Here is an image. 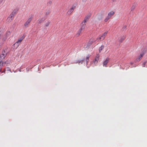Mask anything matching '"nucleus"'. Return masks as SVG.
<instances>
[{
  "label": "nucleus",
  "mask_w": 147,
  "mask_h": 147,
  "mask_svg": "<svg viewBox=\"0 0 147 147\" xmlns=\"http://www.w3.org/2000/svg\"><path fill=\"white\" fill-rule=\"evenodd\" d=\"M99 55H97L95 58L93 62L95 64L97 63H98V61L99 58Z\"/></svg>",
  "instance_id": "obj_7"
},
{
  "label": "nucleus",
  "mask_w": 147,
  "mask_h": 147,
  "mask_svg": "<svg viewBox=\"0 0 147 147\" xmlns=\"http://www.w3.org/2000/svg\"><path fill=\"white\" fill-rule=\"evenodd\" d=\"M24 38V36H23L21 38L18 39V40L13 45L16 46V48L18 47Z\"/></svg>",
  "instance_id": "obj_1"
},
{
  "label": "nucleus",
  "mask_w": 147,
  "mask_h": 147,
  "mask_svg": "<svg viewBox=\"0 0 147 147\" xmlns=\"http://www.w3.org/2000/svg\"><path fill=\"white\" fill-rule=\"evenodd\" d=\"M33 18V16L32 15H29L28 16V19L26 21L30 23L31 21Z\"/></svg>",
  "instance_id": "obj_9"
},
{
  "label": "nucleus",
  "mask_w": 147,
  "mask_h": 147,
  "mask_svg": "<svg viewBox=\"0 0 147 147\" xmlns=\"http://www.w3.org/2000/svg\"><path fill=\"white\" fill-rule=\"evenodd\" d=\"M51 12V10L50 9H48L45 12V14L46 16L49 15Z\"/></svg>",
  "instance_id": "obj_15"
},
{
  "label": "nucleus",
  "mask_w": 147,
  "mask_h": 147,
  "mask_svg": "<svg viewBox=\"0 0 147 147\" xmlns=\"http://www.w3.org/2000/svg\"><path fill=\"white\" fill-rule=\"evenodd\" d=\"M109 58H107L103 62V65L104 66H105V67H107V63L109 62Z\"/></svg>",
  "instance_id": "obj_6"
},
{
  "label": "nucleus",
  "mask_w": 147,
  "mask_h": 147,
  "mask_svg": "<svg viewBox=\"0 0 147 147\" xmlns=\"http://www.w3.org/2000/svg\"><path fill=\"white\" fill-rule=\"evenodd\" d=\"M4 64H6V62L5 61L3 63L1 60L0 59V72L1 71L2 67Z\"/></svg>",
  "instance_id": "obj_8"
},
{
  "label": "nucleus",
  "mask_w": 147,
  "mask_h": 147,
  "mask_svg": "<svg viewBox=\"0 0 147 147\" xmlns=\"http://www.w3.org/2000/svg\"><path fill=\"white\" fill-rule=\"evenodd\" d=\"M92 43V42H88V44L89 45H91Z\"/></svg>",
  "instance_id": "obj_27"
},
{
  "label": "nucleus",
  "mask_w": 147,
  "mask_h": 147,
  "mask_svg": "<svg viewBox=\"0 0 147 147\" xmlns=\"http://www.w3.org/2000/svg\"><path fill=\"white\" fill-rule=\"evenodd\" d=\"M136 7L135 5H132L131 8V11H132L134 10Z\"/></svg>",
  "instance_id": "obj_23"
},
{
  "label": "nucleus",
  "mask_w": 147,
  "mask_h": 147,
  "mask_svg": "<svg viewBox=\"0 0 147 147\" xmlns=\"http://www.w3.org/2000/svg\"><path fill=\"white\" fill-rule=\"evenodd\" d=\"M114 13H115L114 11H112L109 13L108 16H110L111 17V16H113L114 15Z\"/></svg>",
  "instance_id": "obj_17"
},
{
  "label": "nucleus",
  "mask_w": 147,
  "mask_h": 147,
  "mask_svg": "<svg viewBox=\"0 0 147 147\" xmlns=\"http://www.w3.org/2000/svg\"><path fill=\"white\" fill-rule=\"evenodd\" d=\"M107 32H105L103 34H102L100 36L99 38H97L96 39V40L98 39L100 40V41L103 40L105 38V36H106L107 34Z\"/></svg>",
  "instance_id": "obj_3"
},
{
  "label": "nucleus",
  "mask_w": 147,
  "mask_h": 147,
  "mask_svg": "<svg viewBox=\"0 0 147 147\" xmlns=\"http://www.w3.org/2000/svg\"><path fill=\"white\" fill-rule=\"evenodd\" d=\"M80 61H79V62H75V63H80Z\"/></svg>",
  "instance_id": "obj_31"
},
{
  "label": "nucleus",
  "mask_w": 147,
  "mask_h": 147,
  "mask_svg": "<svg viewBox=\"0 0 147 147\" xmlns=\"http://www.w3.org/2000/svg\"><path fill=\"white\" fill-rule=\"evenodd\" d=\"M111 18V17L109 16H107L106 18L105 19L104 21L105 22H107L108 20Z\"/></svg>",
  "instance_id": "obj_21"
},
{
  "label": "nucleus",
  "mask_w": 147,
  "mask_h": 147,
  "mask_svg": "<svg viewBox=\"0 0 147 147\" xmlns=\"http://www.w3.org/2000/svg\"><path fill=\"white\" fill-rule=\"evenodd\" d=\"M6 71H11L10 69L9 68H8V67L6 69H4V72H5Z\"/></svg>",
  "instance_id": "obj_25"
},
{
  "label": "nucleus",
  "mask_w": 147,
  "mask_h": 147,
  "mask_svg": "<svg viewBox=\"0 0 147 147\" xmlns=\"http://www.w3.org/2000/svg\"><path fill=\"white\" fill-rule=\"evenodd\" d=\"M146 63V62H144L142 64V66L143 67H145V65Z\"/></svg>",
  "instance_id": "obj_26"
},
{
  "label": "nucleus",
  "mask_w": 147,
  "mask_h": 147,
  "mask_svg": "<svg viewBox=\"0 0 147 147\" xmlns=\"http://www.w3.org/2000/svg\"><path fill=\"white\" fill-rule=\"evenodd\" d=\"M146 52V50H144V51L140 54V55L135 60L136 62L140 61L142 59L143 56Z\"/></svg>",
  "instance_id": "obj_2"
},
{
  "label": "nucleus",
  "mask_w": 147,
  "mask_h": 147,
  "mask_svg": "<svg viewBox=\"0 0 147 147\" xmlns=\"http://www.w3.org/2000/svg\"><path fill=\"white\" fill-rule=\"evenodd\" d=\"M3 0H0V5L2 3Z\"/></svg>",
  "instance_id": "obj_29"
},
{
  "label": "nucleus",
  "mask_w": 147,
  "mask_h": 147,
  "mask_svg": "<svg viewBox=\"0 0 147 147\" xmlns=\"http://www.w3.org/2000/svg\"><path fill=\"white\" fill-rule=\"evenodd\" d=\"M101 18H98V19L99 20H101V19H102L104 18V16H103L101 15Z\"/></svg>",
  "instance_id": "obj_28"
},
{
  "label": "nucleus",
  "mask_w": 147,
  "mask_h": 147,
  "mask_svg": "<svg viewBox=\"0 0 147 147\" xmlns=\"http://www.w3.org/2000/svg\"><path fill=\"white\" fill-rule=\"evenodd\" d=\"M75 9V7H71L70 8L69 10L67 12V13L68 14L70 15L71 14V13L73 11L74 9Z\"/></svg>",
  "instance_id": "obj_10"
},
{
  "label": "nucleus",
  "mask_w": 147,
  "mask_h": 147,
  "mask_svg": "<svg viewBox=\"0 0 147 147\" xmlns=\"http://www.w3.org/2000/svg\"><path fill=\"white\" fill-rule=\"evenodd\" d=\"M13 13L11 14L9 16V18L11 20H12L14 18V15Z\"/></svg>",
  "instance_id": "obj_18"
},
{
  "label": "nucleus",
  "mask_w": 147,
  "mask_h": 147,
  "mask_svg": "<svg viewBox=\"0 0 147 147\" xmlns=\"http://www.w3.org/2000/svg\"><path fill=\"white\" fill-rule=\"evenodd\" d=\"M89 57H90V55H88L86 57V60L87 62H88L89 61Z\"/></svg>",
  "instance_id": "obj_24"
},
{
  "label": "nucleus",
  "mask_w": 147,
  "mask_h": 147,
  "mask_svg": "<svg viewBox=\"0 0 147 147\" xmlns=\"http://www.w3.org/2000/svg\"><path fill=\"white\" fill-rule=\"evenodd\" d=\"M124 39L125 38L124 37H121L119 39V41L121 43L124 40Z\"/></svg>",
  "instance_id": "obj_19"
},
{
  "label": "nucleus",
  "mask_w": 147,
  "mask_h": 147,
  "mask_svg": "<svg viewBox=\"0 0 147 147\" xmlns=\"http://www.w3.org/2000/svg\"><path fill=\"white\" fill-rule=\"evenodd\" d=\"M11 34V32L10 31H7L6 33L4 35L3 38V40L5 41L8 38H9Z\"/></svg>",
  "instance_id": "obj_4"
},
{
  "label": "nucleus",
  "mask_w": 147,
  "mask_h": 147,
  "mask_svg": "<svg viewBox=\"0 0 147 147\" xmlns=\"http://www.w3.org/2000/svg\"><path fill=\"white\" fill-rule=\"evenodd\" d=\"M50 23L51 22L49 20L46 22L44 24V27L46 28L50 25Z\"/></svg>",
  "instance_id": "obj_11"
},
{
  "label": "nucleus",
  "mask_w": 147,
  "mask_h": 147,
  "mask_svg": "<svg viewBox=\"0 0 147 147\" xmlns=\"http://www.w3.org/2000/svg\"><path fill=\"white\" fill-rule=\"evenodd\" d=\"M86 22L83 21L82 23L80 24V25L81 26V27H83V29H84L85 28V26L86 24Z\"/></svg>",
  "instance_id": "obj_14"
},
{
  "label": "nucleus",
  "mask_w": 147,
  "mask_h": 147,
  "mask_svg": "<svg viewBox=\"0 0 147 147\" xmlns=\"http://www.w3.org/2000/svg\"><path fill=\"white\" fill-rule=\"evenodd\" d=\"M90 16H86L85 17V18H84V21H85L86 22H87L88 19H89V18H90Z\"/></svg>",
  "instance_id": "obj_16"
},
{
  "label": "nucleus",
  "mask_w": 147,
  "mask_h": 147,
  "mask_svg": "<svg viewBox=\"0 0 147 147\" xmlns=\"http://www.w3.org/2000/svg\"><path fill=\"white\" fill-rule=\"evenodd\" d=\"M130 64L131 65H132L133 64V63L132 62H130Z\"/></svg>",
  "instance_id": "obj_30"
},
{
  "label": "nucleus",
  "mask_w": 147,
  "mask_h": 147,
  "mask_svg": "<svg viewBox=\"0 0 147 147\" xmlns=\"http://www.w3.org/2000/svg\"><path fill=\"white\" fill-rule=\"evenodd\" d=\"M83 27H81V28L78 31L76 34V36L77 37L79 36L80 34L81 33L82 31V30Z\"/></svg>",
  "instance_id": "obj_5"
},
{
  "label": "nucleus",
  "mask_w": 147,
  "mask_h": 147,
  "mask_svg": "<svg viewBox=\"0 0 147 147\" xmlns=\"http://www.w3.org/2000/svg\"><path fill=\"white\" fill-rule=\"evenodd\" d=\"M6 53L4 52V53L3 52V53L0 55V58L1 59H3L6 56Z\"/></svg>",
  "instance_id": "obj_12"
},
{
  "label": "nucleus",
  "mask_w": 147,
  "mask_h": 147,
  "mask_svg": "<svg viewBox=\"0 0 147 147\" xmlns=\"http://www.w3.org/2000/svg\"><path fill=\"white\" fill-rule=\"evenodd\" d=\"M1 35L0 34V39H1Z\"/></svg>",
  "instance_id": "obj_32"
},
{
  "label": "nucleus",
  "mask_w": 147,
  "mask_h": 147,
  "mask_svg": "<svg viewBox=\"0 0 147 147\" xmlns=\"http://www.w3.org/2000/svg\"><path fill=\"white\" fill-rule=\"evenodd\" d=\"M30 23H29L27 21H26V22L24 24V26L25 28H26L28 26V25Z\"/></svg>",
  "instance_id": "obj_20"
},
{
  "label": "nucleus",
  "mask_w": 147,
  "mask_h": 147,
  "mask_svg": "<svg viewBox=\"0 0 147 147\" xmlns=\"http://www.w3.org/2000/svg\"><path fill=\"white\" fill-rule=\"evenodd\" d=\"M104 46L103 45H102L101 47L99 48V52H100V51H102L104 48Z\"/></svg>",
  "instance_id": "obj_22"
},
{
  "label": "nucleus",
  "mask_w": 147,
  "mask_h": 147,
  "mask_svg": "<svg viewBox=\"0 0 147 147\" xmlns=\"http://www.w3.org/2000/svg\"><path fill=\"white\" fill-rule=\"evenodd\" d=\"M45 19L43 18H41L39 19L38 20V24H40L42 22H44V21Z\"/></svg>",
  "instance_id": "obj_13"
}]
</instances>
